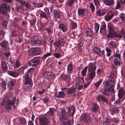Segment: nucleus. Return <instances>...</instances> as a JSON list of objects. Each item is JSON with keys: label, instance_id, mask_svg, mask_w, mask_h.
I'll return each mask as SVG.
<instances>
[{"label": "nucleus", "instance_id": "f257e3e1", "mask_svg": "<svg viewBox=\"0 0 125 125\" xmlns=\"http://www.w3.org/2000/svg\"><path fill=\"white\" fill-rule=\"evenodd\" d=\"M16 98L14 97L11 100L7 97H4L3 99L0 103V105H6L5 109L6 111H9L11 110L12 108L11 106L13 105L14 108L15 107L14 105L16 101Z\"/></svg>", "mask_w": 125, "mask_h": 125}, {"label": "nucleus", "instance_id": "f03ea898", "mask_svg": "<svg viewBox=\"0 0 125 125\" xmlns=\"http://www.w3.org/2000/svg\"><path fill=\"white\" fill-rule=\"evenodd\" d=\"M108 29H109V31L107 37L108 38H114L115 40L116 41L119 40L121 38V35L118 34L117 32L112 31L113 28L111 26L108 25Z\"/></svg>", "mask_w": 125, "mask_h": 125}, {"label": "nucleus", "instance_id": "7ed1b4c3", "mask_svg": "<svg viewBox=\"0 0 125 125\" xmlns=\"http://www.w3.org/2000/svg\"><path fill=\"white\" fill-rule=\"evenodd\" d=\"M28 43L33 46H34L37 44L39 46L42 44L43 42L42 41L41 37L36 36L35 37L33 40L28 42Z\"/></svg>", "mask_w": 125, "mask_h": 125}, {"label": "nucleus", "instance_id": "20e7f679", "mask_svg": "<svg viewBox=\"0 0 125 125\" xmlns=\"http://www.w3.org/2000/svg\"><path fill=\"white\" fill-rule=\"evenodd\" d=\"M111 82H107V81H105L103 82V83L105 87L108 88L107 89L109 92H114V83Z\"/></svg>", "mask_w": 125, "mask_h": 125}, {"label": "nucleus", "instance_id": "39448f33", "mask_svg": "<svg viewBox=\"0 0 125 125\" xmlns=\"http://www.w3.org/2000/svg\"><path fill=\"white\" fill-rule=\"evenodd\" d=\"M90 115L88 113L83 114L80 117V119L81 120L85 122L90 123L92 120V119L90 117Z\"/></svg>", "mask_w": 125, "mask_h": 125}, {"label": "nucleus", "instance_id": "423d86ee", "mask_svg": "<svg viewBox=\"0 0 125 125\" xmlns=\"http://www.w3.org/2000/svg\"><path fill=\"white\" fill-rule=\"evenodd\" d=\"M40 62V59L39 58L35 57L30 60L29 62V65L34 66L37 65Z\"/></svg>", "mask_w": 125, "mask_h": 125}, {"label": "nucleus", "instance_id": "0eeeda50", "mask_svg": "<svg viewBox=\"0 0 125 125\" xmlns=\"http://www.w3.org/2000/svg\"><path fill=\"white\" fill-rule=\"evenodd\" d=\"M39 123L40 125H48L49 123L48 119L44 116H41L38 118Z\"/></svg>", "mask_w": 125, "mask_h": 125}, {"label": "nucleus", "instance_id": "6e6552de", "mask_svg": "<svg viewBox=\"0 0 125 125\" xmlns=\"http://www.w3.org/2000/svg\"><path fill=\"white\" fill-rule=\"evenodd\" d=\"M68 112L67 114L70 116H72L73 118V116L74 115L75 112V109L73 105L71 106L68 107L67 108Z\"/></svg>", "mask_w": 125, "mask_h": 125}, {"label": "nucleus", "instance_id": "1a4fd4ad", "mask_svg": "<svg viewBox=\"0 0 125 125\" xmlns=\"http://www.w3.org/2000/svg\"><path fill=\"white\" fill-rule=\"evenodd\" d=\"M88 11L86 8H79L78 11V14L79 16H84L87 15Z\"/></svg>", "mask_w": 125, "mask_h": 125}, {"label": "nucleus", "instance_id": "9d476101", "mask_svg": "<svg viewBox=\"0 0 125 125\" xmlns=\"http://www.w3.org/2000/svg\"><path fill=\"white\" fill-rule=\"evenodd\" d=\"M96 63L94 62L89 63L88 67V71H95L96 68V66L95 65Z\"/></svg>", "mask_w": 125, "mask_h": 125}, {"label": "nucleus", "instance_id": "9b49d317", "mask_svg": "<svg viewBox=\"0 0 125 125\" xmlns=\"http://www.w3.org/2000/svg\"><path fill=\"white\" fill-rule=\"evenodd\" d=\"M24 80V83L23 84V86L24 87L27 88V85H31L32 83L31 79L29 77L27 76H23Z\"/></svg>", "mask_w": 125, "mask_h": 125}, {"label": "nucleus", "instance_id": "f8f14e48", "mask_svg": "<svg viewBox=\"0 0 125 125\" xmlns=\"http://www.w3.org/2000/svg\"><path fill=\"white\" fill-rule=\"evenodd\" d=\"M0 11L2 14H5L7 11V5L6 3H3L1 5Z\"/></svg>", "mask_w": 125, "mask_h": 125}, {"label": "nucleus", "instance_id": "ddd939ff", "mask_svg": "<svg viewBox=\"0 0 125 125\" xmlns=\"http://www.w3.org/2000/svg\"><path fill=\"white\" fill-rule=\"evenodd\" d=\"M96 100L99 102L102 101L106 103L108 102L107 99L104 96L101 95H99L96 98Z\"/></svg>", "mask_w": 125, "mask_h": 125}, {"label": "nucleus", "instance_id": "4468645a", "mask_svg": "<svg viewBox=\"0 0 125 125\" xmlns=\"http://www.w3.org/2000/svg\"><path fill=\"white\" fill-rule=\"evenodd\" d=\"M60 78L62 80L65 81L71 78V76L70 74H65L62 73L61 74Z\"/></svg>", "mask_w": 125, "mask_h": 125}, {"label": "nucleus", "instance_id": "2eb2a0df", "mask_svg": "<svg viewBox=\"0 0 125 125\" xmlns=\"http://www.w3.org/2000/svg\"><path fill=\"white\" fill-rule=\"evenodd\" d=\"M1 68L3 73L6 72L8 69V66L7 63L5 61H2L1 62Z\"/></svg>", "mask_w": 125, "mask_h": 125}, {"label": "nucleus", "instance_id": "dca6fc26", "mask_svg": "<svg viewBox=\"0 0 125 125\" xmlns=\"http://www.w3.org/2000/svg\"><path fill=\"white\" fill-rule=\"evenodd\" d=\"M116 73H110L109 76L108 81L107 82H111V83H114L115 82V78Z\"/></svg>", "mask_w": 125, "mask_h": 125}, {"label": "nucleus", "instance_id": "f3484780", "mask_svg": "<svg viewBox=\"0 0 125 125\" xmlns=\"http://www.w3.org/2000/svg\"><path fill=\"white\" fill-rule=\"evenodd\" d=\"M87 74V75L89 79L91 80H92L95 77L96 75L95 71H88Z\"/></svg>", "mask_w": 125, "mask_h": 125}, {"label": "nucleus", "instance_id": "a211bd4d", "mask_svg": "<svg viewBox=\"0 0 125 125\" xmlns=\"http://www.w3.org/2000/svg\"><path fill=\"white\" fill-rule=\"evenodd\" d=\"M76 91V89L75 87H72L68 88L66 91V93L67 94L71 95L74 93Z\"/></svg>", "mask_w": 125, "mask_h": 125}, {"label": "nucleus", "instance_id": "6ab92c4d", "mask_svg": "<svg viewBox=\"0 0 125 125\" xmlns=\"http://www.w3.org/2000/svg\"><path fill=\"white\" fill-rule=\"evenodd\" d=\"M8 74L12 77L16 78L19 75V73L14 71H9Z\"/></svg>", "mask_w": 125, "mask_h": 125}, {"label": "nucleus", "instance_id": "aec40b11", "mask_svg": "<svg viewBox=\"0 0 125 125\" xmlns=\"http://www.w3.org/2000/svg\"><path fill=\"white\" fill-rule=\"evenodd\" d=\"M73 68V65L72 63L68 64L67 68V73L70 75L72 73Z\"/></svg>", "mask_w": 125, "mask_h": 125}, {"label": "nucleus", "instance_id": "412c9836", "mask_svg": "<svg viewBox=\"0 0 125 125\" xmlns=\"http://www.w3.org/2000/svg\"><path fill=\"white\" fill-rule=\"evenodd\" d=\"M119 107H115L113 108L110 109L109 111L110 114L113 115L115 113H118L119 112Z\"/></svg>", "mask_w": 125, "mask_h": 125}, {"label": "nucleus", "instance_id": "4be33fe9", "mask_svg": "<svg viewBox=\"0 0 125 125\" xmlns=\"http://www.w3.org/2000/svg\"><path fill=\"white\" fill-rule=\"evenodd\" d=\"M125 93L124 88H120L118 91V96L119 98H121L123 97Z\"/></svg>", "mask_w": 125, "mask_h": 125}, {"label": "nucleus", "instance_id": "5701e85b", "mask_svg": "<svg viewBox=\"0 0 125 125\" xmlns=\"http://www.w3.org/2000/svg\"><path fill=\"white\" fill-rule=\"evenodd\" d=\"M8 42L4 40L0 43V45L1 47L5 49H8Z\"/></svg>", "mask_w": 125, "mask_h": 125}, {"label": "nucleus", "instance_id": "b1692460", "mask_svg": "<svg viewBox=\"0 0 125 125\" xmlns=\"http://www.w3.org/2000/svg\"><path fill=\"white\" fill-rule=\"evenodd\" d=\"M33 48L34 56L40 55L41 53V48L36 47Z\"/></svg>", "mask_w": 125, "mask_h": 125}, {"label": "nucleus", "instance_id": "393cba45", "mask_svg": "<svg viewBox=\"0 0 125 125\" xmlns=\"http://www.w3.org/2000/svg\"><path fill=\"white\" fill-rule=\"evenodd\" d=\"M114 62L116 66H119L122 63V61L120 59H115L114 60Z\"/></svg>", "mask_w": 125, "mask_h": 125}, {"label": "nucleus", "instance_id": "a878e982", "mask_svg": "<svg viewBox=\"0 0 125 125\" xmlns=\"http://www.w3.org/2000/svg\"><path fill=\"white\" fill-rule=\"evenodd\" d=\"M103 125H112L111 120L109 118H106Z\"/></svg>", "mask_w": 125, "mask_h": 125}, {"label": "nucleus", "instance_id": "bb28decb", "mask_svg": "<svg viewBox=\"0 0 125 125\" xmlns=\"http://www.w3.org/2000/svg\"><path fill=\"white\" fill-rule=\"evenodd\" d=\"M104 3L108 6H110L113 5L114 4V0H105Z\"/></svg>", "mask_w": 125, "mask_h": 125}, {"label": "nucleus", "instance_id": "cd10ccee", "mask_svg": "<svg viewBox=\"0 0 125 125\" xmlns=\"http://www.w3.org/2000/svg\"><path fill=\"white\" fill-rule=\"evenodd\" d=\"M65 96L64 93L62 91L59 92L58 94H55V96L58 98H62Z\"/></svg>", "mask_w": 125, "mask_h": 125}, {"label": "nucleus", "instance_id": "c85d7f7f", "mask_svg": "<svg viewBox=\"0 0 125 125\" xmlns=\"http://www.w3.org/2000/svg\"><path fill=\"white\" fill-rule=\"evenodd\" d=\"M84 82V79L83 77H76L75 78V84L77 83H79L80 82Z\"/></svg>", "mask_w": 125, "mask_h": 125}, {"label": "nucleus", "instance_id": "c756f323", "mask_svg": "<svg viewBox=\"0 0 125 125\" xmlns=\"http://www.w3.org/2000/svg\"><path fill=\"white\" fill-rule=\"evenodd\" d=\"M92 110L94 112L96 111H98L99 110V107L97 104H92Z\"/></svg>", "mask_w": 125, "mask_h": 125}, {"label": "nucleus", "instance_id": "7c9ffc66", "mask_svg": "<svg viewBox=\"0 0 125 125\" xmlns=\"http://www.w3.org/2000/svg\"><path fill=\"white\" fill-rule=\"evenodd\" d=\"M16 10L17 12L21 13H24V11L22 6H17L16 7Z\"/></svg>", "mask_w": 125, "mask_h": 125}, {"label": "nucleus", "instance_id": "2f4dec72", "mask_svg": "<svg viewBox=\"0 0 125 125\" xmlns=\"http://www.w3.org/2000/svg\"><path fill=\"white\" fill-rule=\"evenodd\" d=\"M16 81L14 79L11 80L9 81L8 83V86L9 87L11 88L16 83Z\"/></svg>", "mask_w": 125, "mask_h": 125}, {"label": "nucleus", "instance_id": "473e14b6", "mask_svg": "<svg viewBox=\"0 0 125 125\" xmlns=\"http://www.w3.org/2000/svg\"><path fill=\"white\" fill-rule=\"evenodd\" d=\"M85 33L86 36L89 37H91L92 34L91 29L88 28L85 29Z\"/></svg>", "mask_w": 125, "mask_h": 125}, {"label": "nucleus", "instance_id": "72a5a7b5", "mask_svg": "<svg viewBox=\"0 0 125 125\" xmlns=\"http://www.w3.org/2000/svg\"><path fill=\"white\" fill-rule=\"evenodd\" d=\"M59 26L63 32H65L67 31L66 27L64 24H59Z\"/></svg>", "mask_w": 125, "mask_h": 125}, {"label": "nucleus", "instance_id": "f704fd0d", "mask_svg": "<svg viewBox=\"0 0 125 125\" xmlns=\"http://www.w3.org/2000/svg\"><path fill=\"white\" fill-rule=\"evenodd\" d=\"M78 48L80 52H82L84 49V48L83 46V43L81 42H79L78 43Z\"/></svg>", "mask_w": 125, "mask_h": 125}, {"label": "nucleus", "instance_id": "c9c22d12", "mask_svg": "<svg viewBox=\"0 0 125 125\" xmlns=\"http://www.w3.org/2000/svg\"><path fill=\"white\" fill-rule=\"evenodd\" d=\"M21 66V64L20 62L16 60L15 63V65L14 66L13 69L18 68L19 67Z\"/></svg>", "mask_w": 125, "mask_h": 125}, {"label": "nucleus", "instance_id": "e433bc0d", "mask_svg": "<svg viewBox=\"0 0 125 125\" xmlns=\"http://www.w3.org/2000/svg\"><path fill=\"white\" fill-rule=\"evenodd\" d=\"M34 48H31L30 49L27 50V53L29 55L34 56Z\"/></svg>", "mask_w": 125, "mask_h": 125}, {"label": "nucleus", "instance_id": "4c0bfd02", "mask_svg": "<svg viewBox=\"0 0 125 125\" xmlns=\"http://www.w3.org/2000/svg\"><path fill=\"white\" fill-rule=\"evenodd\" d=\"M114 16L113 14H112L110 15L108 14H106L105 16V19L107 21H109Z\"/></svg>", "mask_w": 125, "mask_h": 125}, {"label": "nucleus", "instance_id": "58836bf2", "mask_svg": "<svg viewBox=\"0 0 125 125\" xmlns=\"http://www.w3.org/2000/svg\"><path fill=\"white\" fill-rule=\"evenodd\" d=\"M53 108H50L47 114L49 116H52L53 115Z\"/></svg>", "mask_w": 125, "mask_h": 125}, {"label": "nucleus", "instance_id": "ea45409f", "mask_svg": "<svg viewBox=\"0 0 125 125\" xmlns=\"http://www.w3.org/2000/svg\"><path fill=\"white\" fill-rule=\"evenodd\" d=\"M111 120L112 125H116L119 121L118 119L116 118H114Z\"/></svg>", "mask_w": 125, "mask_h": 125}, {"label": "nucleus", "instance_id": "a19ab883", "mask_svg": "<svg viewBox=\"0 0 125 125\" xmlns=\"http://www.w3.org/2000/svg\"><path fill=\"white\" fill-rule=\"evenodd\" d=\"M7 51H5V52L4 53V55L6 57H9V56L11 57L9 49H8Z\"/></svg>", "mask_w": 125, "mask_h": 125}, {"label": "nucleus", "instance_id": "79ce46f5", "mask_svg": "<svg viewBox=\"0 0 125 125\" xmlns=\"http://www.w3.org/2000/svg\"><path fill=\"white\" fill-rule=\"evenodd\" d=\"M55 76L54 74L53 73L50 72L49 78L48 79L53 80L55 79Z\"/></svg>", "mask_w": 125, "mask_h": 125}, {"label": "nucleus", "instance_id": "37998d69", "mask_svg": "<svg viewBox=\"0 0 125 125\" xmlns=\"http://www.w3.org/2000/svg\"><path fill=\"white\" fill-rule=\"evenodd\" d=\"M96 13L99 16H102L104 15L105 13V12H104L103 10H98L96 11Z\"/></svg>", "mask_w": 125, "mask_h": 125}, {"label": "nucleus", "instance_id": "c03bdc74", "mask_svg": "<svg viewBox=\"0 0 125 125\" xmlns=\"http://www.w3.org/2000/svg\"><path fill=\"white\" fill-rule=\"evenodd\" d=\"M25 69L24 67H20L19 69H18L17 70L18 71V73H19H19H24V70Z\"/></svg>", "mask_w": 125, "mask_h": 125}, {"label": "nucleus", "instance_id": "a18cd8bd", "mask_svg": "<svg viewBox=\"0 0 125 125\" xmlns=\"http://www.w3.org/2000/svg\"><path fill=\"white\" fill-rule=\"evenodd\" d=\"M87 67V66H86L82 70L81 74L83 76L86 75Z\"/></svg>", "mask_w": 125, "mask_h": 125}, {"label": "nucleus", "instance_id": "49530a36", "mask_svg": "<svg viewBox=\"0 0 125 125\" xmlns=\"http://www.w3.org/2000/svg\"><path fill=\"white\" fill-rule=\"evenodd\" d=\"M102 93L104 95L107 96L109 95L110 94V92L109 91L108 89H105L102 91Z\"/></svg>", "mask_w": 125, "mask_h": 125}, {"label": "nucleus", "instance_id": "de8ad7c7", "mask_svg": "<svg viewBox=\"0 0 125 125\" xmlns=\"http://www.w3.org/2000/svg\"><path fill=\"white\" fill-rule=\"evenodd\" d=\"M75 85L76 88L78 90H81L83 87V85L80 83H77Z\"/></svg>", "mask_w": 125, "mask_h": 125}, {"label": "nucleus", "instance_id": "09e8293b", "mask_svg": "<svg viewBox=\"0 0 125 125\" xmlns=\"http://www.w3.org/2000/svg\"><path fill=\"white\" fill-rule=\"evenodd\" d=\"M54 14L55 17L59 18L60 15L59 12L57 10H55L54 11Z\"/></svg>", "mask_w": 125, "mask_h": 125}, {"label": "nucleus", "instance_id": "8fccbe9b", "mask_svg": "<svg viewBox=\"0 0 125 125\" xmlns=\"http://www.w3.org/2000/svg\"><path fill=\"white\" fill-rule=\"evenodd\" d=\"M109 47L110 48H115V42L112 41L108 44Z\"/></svg>", "mask_w": 125, "mask_h": 125}, {"label": "nucleus", "instance_id": "3c124183", "mask_svg": "<svg viewBox=\"0 0 125 125\" xmlns=\"http://www.w3.org/2000/svg\"><path fill=\"white\" fill-rule=\"evenodd\" d=\"M31 69H32V68H31L28 70L26 73L25 74L24 76L26 77V76H27L29 77V76H31V75L32 73L31 72L29 71Z\"/></svg>", "mask_w": 125, "mask_h": 125}, {"label": "nucleus", "instance_id": "603ef678", "mask_svg": "<svg viewBox=\"0 0 125 125\" xmlns=\"http://www.w3.org/2000/svg\"><path fill=\"white\" fill-rule=\"evenodd\" d=\"M50 73V72H47V71H44L43 74V76L45 78H48L49 76Z\"/></svg>", "mask_w": 125, "mask_h": 125}, {"label": "nucleus", "instance_id": "864d4df0", "mask_svg": "<svg viewBox=\"0 0 125 125\" xmlns=\"http://www.w3.org/2000/svg\"><path fill=\"white\" fill-rule=\"evenodd\" d=\"M61 43L59 42L55 41L53 43V45L55 46L56 49H57L58 47L61 45Z\"/></svg>", "mask_w": 125, "mask_h": 125}, {"label": "nucleus", "instance_id": "5fc2aeb1", "mask_svg": "<svg viewBox=\"0 0 125 125\" xmlns=\"http://www.w3.org/2000/svg\"><path fill=\"white\" fill-rule=\"evenodd\" d=\"M102 81V79H100L97 83H94V85H95V86L96 87V88H97L99 87Z\"/></svg>", "mask_w": 125, "mask_h": 125}, {"label": "nucleus", "instance_id": "6e6d98bb", "mask_svg": "<svg viewBox=\"0 0 125 125\" xmlns=\"http://www.w3.org/2000/svg\"><path fill=\"white\" fill-rule=\"evenodd\" d=\"M52 54L51 53L49 52L47 53L44 54L42 56V59L44 60L47 57L50 56Z\"/></svg>", "mask_w": 125, "mask_h": 125}, {"label": "nucleus", "instance_id": "4d7b16f0", "mask_svg": "<svg viewBox=\"0 0 125 125\" xmlns=\"http://www.w3.org/2000/svg\"><path fill=\"white\" fill-rule=\"evenodd\" d=\"M120 99L119 98L114 102V105L115 106H117L120 104V102H121V103L122 102H121V101Z\"/></svg>", "mask_w": 125, "mask_h": 125}, {"label": "nucleus", "instance_id": "13d9d810", "mask_svg": "<svg viewBox=\"0 0 125 125\" xmlns=\"http://www.w3.org/2000/svg\"><path fill=\"white\" fill-rule=\"evenodd\" d=\"M19 120L21 124H24L26 122L25 119L23 117H20L19 119Z\"/></svg>", "mask_w": 125, "mask_h": 125}, {"label": "nucleus", "instance_id": "bf43d9fd", "mask_svg": "<svg viewBox=\"0 0 125 125\" xmlns=\"http://www.w3.org/2000/svg\"><path fill=\"white\" fill-rule=\"evenodd\" d=\"M93 51L95 53H96L99 56L100 49L97 47L94 48L93 49Z\"/></svg>", "mask_w": 125, "mask_h": 125}, {"label": "nucleus", "instance_id": "052dcab7", "mask_svg": "<svg viewBox=\"0 0 125 125\" xmlns=\"http://www.w3.org/2000/svg\"><path fill=\"white\" fill-rule=\"evenodd\" d=\"M52 55L54 56L57 59L60 58L61 57V54L59 53H54L52 54Z\"/></svg>", "mask_w": 125, "mask_h": 125}, {"label": "nucleus", "instance_id": "680f3d73", "mask_svg": "<svg viewBox=\"0 0 125 125\" xmlns=\"http://www.w3.org/2000/svg\"><path fill=\"white\" fill-rule=\"evenodd\" d=\"M34 6L36 7H43V4L42 3H33Z\"/></svg>", "mask_w": 125, "mask_h": 125}, {"label": "nucleus", "instance_id": "e2e57ef3", "mask_svg": "<svg viewBox=\"0 0 125 125\" xmlns=\"http://www.w3.org/2000/svg\"><path fill=\"white\" fill-rule=\"evenodd\" d=\"M17 2L20 3V6H22V7H23V5L25 3V1L24 0H16Z\"/></svg>", "mask_w": 125, "mask_h": 125}, {"label": "nucleus", "instance_id": "0e129e2a", "mask_svg": "<svg viewBox=\"0 0 125 125\" xmlns=\"http://www.w3.org/2000/svg\"><path fill=\"white\" fill-rule=\"evenodd\" d=\"M71 78L65 81L66 84L68 87H69L70 86L71 84Z\"/></svg>", "mask_w": 125, "mask_h": 125}, {"label": "nucleus", "instance_id": "69168bd1", "mask_svg": "<svg viewBox=\"0 0 125 125\" xmlns=\"http://www.w3.org/2000/svg\"><path fill=\"white\" fill-rule=\"evenodd\" d=\"M74 0H68L67 4L70 6H71L74 3Z\"/></svg>", "mask_w": 125, "mask_h": 125}, {"label": "nucleus", "instance_id": "338daca9", "mask_svg": "<svg viewBox=\"0 0 125 125\" xmlns=\"http://www.w3.org/2000/svg\"><path fill=\"white\" fill-rule=\"evenodd\" d=\"M2 85L4 89L5 90H6V86L7 85V83L4 81H2Z\"/></svg>", "mask_w": 125, "mask_h": 125}, {"label": "nucleus", "instance_id": "774afa93", "mask_svg": "<svg viewBox=\"0 0 125 125\" xmlns=\"http://www.w3.org/2000/svg\"><path fill=\"white\" fill-rule=\"evenodd\" d=\"M73 118L72 119V120H69L67 122H66V125H72L73 122Z\"/></svg>", "mask_w": 125, "mask_h": 125}]
</instances>
